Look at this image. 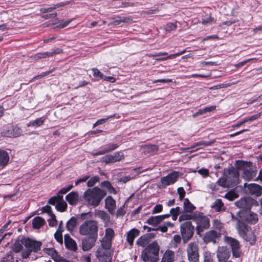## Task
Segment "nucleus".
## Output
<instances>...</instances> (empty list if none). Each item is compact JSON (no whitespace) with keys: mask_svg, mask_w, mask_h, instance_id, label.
Masks as SVG:
<instances>
[{"mask_svg":"<svg viewBox=\"0 0 262 262\" xmlns=\"http://www.w3.org/2000/svg\"><path fill=\"white\" fill-rule=\"evenodd\" d=\"M106 194V190L95 187L92 189H88L84 192L83 198L89 205L96 207L99 205Z\"/></svg>","mask_w":262,"mask_h":262,"instance_id":"f257e3e1","label":"nucleus"},{"mask_svg":"<svg viewBox=\"0 0 262 262\" xmlns=\"http://www.w3.org/2000/svg\"><path fill=\"white\" fill-rule=\"evenodd\" d=\"M79 232L82 235H88L97 239L98 232L97 221L90 220L84 222L79 227Z\"/></svg>","mask_w":262,"mask_h":262,"instance_id":"f03ea898","label":"nucleus"},{"mask_svg":"<svg viewBox=\"0 0 262 262\" xmlns=\"http://www.w3.org/2000/svg\"><path fill=\"white\" fill-rule=\"evenodd\" d=\"M236 168L243 170L242 178L246 181L251 180L256 174V170L254 167L251 166L250 163L244 161H236Z\"/></svg>","mask_w":262,"mask_h":262,"instance_id":"7ed1b4c3","label":"nucleus"},{"mask_svg":"<svg viewBox=\"0 0 262 262\" xmlns=\"http://www.w3.org/2000/svg\"><path fill=\"white\" fill-rule=\"evenodd\" d=\"M239 173L237 170L230 169L228 171V175L226 178L220 179L219 181L220 185L223 187L235 186L238 183Z\"/></svg>","mask_w":262,"mask_h":262,"instance_id":"20e7f679","label":"nucleus"},{"mask_svg":"<svg viewBox=\"0 0 262 262\" xmlns=\"http://www.w3.org/2000/svg\"><path fill=\"white\" fill-rule=\"evenodd\" d=\"M194 222L196 224V233L199 235L210 227V219L206 216L196 214Z\"/></svg>","mask_w":262,"mask_h":262,"instance_id":"39448f33","label":"nucleus"},{"mask_svg":"<svg viewBox=\"0 0 262 262\" xmlns=\"http://www.w3.org/2000/svg\"><path fill=\"white\" fill-rule=\"evenodd\" d=\"M194 226L190 221H186L181 225L180 231L184 243L187 242L194 234Z\"/></svg>","mask_w":262,"mask_h":262,"instance_id":"423d86ee","label":"nucleus"},{"mask_svg":"<svg viewBox=\"0 0 262 262\" xmlns=\"http://www.w3.org/2000/svg\"><path fill=\"white\" fill-rule=\"evenodd\" d=\"M187 259L189 262H199V247L196 243L191 242L187 248Z\"/></svg>","mask_w":262,"mask_h":262,"instance_id":"0eeeda50","label":"nucleus"},{"mask_svg":"<svg viewBox=\"0 0 262 262\" xmlns=\"http://www.w3.org/2000/svg\"><path fill=\"white\" fill-rule=\"evenodd\" d=\"M237 217L250 224L254 225L258 221V217L256 213L252 211L238 212Z\"/></svg>","mask_w":262,"mask_h":262,"instance_id":"6e6552de","label":"nucleus"},{"mask_svg":"<svg viewBox=\"0 0 262 262\" xmlns=\"http://www.w3.org/2000/svg\"><path fill=\"white\" fill-rule=\"evenodd\" d=\"M21 243L30 252H37L40 250L41 243L39 242L32 240L30 238H24Z\"/></svg>","mask_w":262,"mask_h":262,"instance_id":"1a4fd4ad","label":"nucleus"},{"mask_svg":"<svg viewBox=\"0 0 262 262\" xmlns=\"http://www.w3.org/2000/svg\"><path fill=\"white\" fill-rule=\"evenodd\" d=\"M225 241L232 248L233 255L235 257L241 256V252L239 250V243L238 241L231 237H225Z\"/></svg>","mask_w":262,"mask_h":262,"instance_id":"9d476101","label":"nucleus"},{"mask_svg":"<svg viewBox=\"0 0 262 262\" xmlns=\"http://www.w3.org/2000/svg\"><path fill=\"white\" fill-rule=\"evenodd\" d=\"M232 221L236 223V228L237 230L238 233L240 236L244 235L246 232H247L248 230H249L250 228L248 227L245 223L241 221L237 216H235L233 213H231Z\"/></svg>","mask_w":262,"mask_h":262,"instance_id":"9b49d317","label":"nucleus"},{"mask_svg":"<svg viewBox=\"0 0 262 262\" xmlns=\"http://www.w3.org/2000/svg\"><path fill=\"white\" fill-rule=\"evenodd\" d=\"M179 177L178 172L173 171L168 174L166 177L161 178V187H165L166 186L174 183Z\"/></svg>","mask_w":262,"mask_h":262,"instance_id":"f8f14e48","label":"nucleus"},{"mask_svg":"<svg viewBox=\"0 0 262 262\" xmlns=\"http://www.w3.org/2000/svg\"><path fill=\"white\" fill-rule=\"evenodd\" d=\"M124 158L123 154L120 152H116L113 155H107L103 156L101 159V162L108 164L110 163H115L120 161Z\"/></svg>","mask_w":262,"mask_h":262,"instance_id":"ddd939ff","label":"nucleus"},{"mask_svg":"<svg viewBox=\"0 0 262 262\" xmlns=\"http://www.w3.org/2000/svg\"><path fill=\"white\" fill-rule=\"evenodd\" d=\"M254 202L255 200L251 198L245 197L236 202L235 205L238 208L243 209H250Z\"/></svg>","mask_w":262,"mask_h":262,"instance_id":"4468645a","label":"nucleus"},{"mask_svg":"<svg viewBox=\"0 0 262 262\" xmlns=\"http://www.w3.org/2000/svg\"><path fill=\"white\" fill-rule=\"evenodd\" d=\"M96 256L100 262H112L111 253L108 250L99 249L96 252Z\"/></svg>","mask_w":262,"mask_h":262,"instance_id":"2eb2a0df","label":"nucleus"},{"mask_svg":"<svg viewBox=\"0 0 262 262\" xmlns=\"http://www.w3.org/2000/svg\"><path fill=\"white\" fill-rule=\"evenodd\" d=\"M217 257L219 262H226L230 256V251L226 247H220L217 250Z\"/></svg>","mask_w":262,"mask_h":262,"instance_id":"dca6fc26","label":"nucleus"},{"mask_svg":"<svg viewBox=\"0 0 262 262\" xmlns=\"http://www.w3.org/2000/svg\"><path fill=\"white\" fill-rule=\"evenodd\" d=\"M245 188L247 187L249 192L256 196H259L262 194V187L258 184L251 183L248 184L245 183L244 184Z\"/></svg>","mask_w":262,"mask_h":262,"instance_id":"f3484780","label":"nucleus"},{"mask_svg":"<svg viewBox=\"0 0 262 262\" xmlns=\"http://www.w3.org/2000/svg\"><path fill=\"white\" fill-rule=\"evenodd\" d=\"M220 237V233L214 230H210L205 233L203 237V239L204 242L205 243L212 242L215 244L216 243V239H218Z\"/></svg>","mask_w":262,"mask_h":262,"instance_id":"a211bd4d","label":"nucleus"},{"mask_svg":"<svg viewBox=\"0 0 262 262\" xmlns=\"http://www.w3.org/2000/svg\"><path fill=\"white\" fill-rule=\"evenodd\" d=\"M94 215L95 217L100 219L104 224V226L108 225L110 222V216L105 211L96 209L94 212Z\"/></svg>","mask_w":262,"mask_h":262,"instance_id":"6ab92c4d","label":"nucleus"},{"mask_svg":"<svg viewBox=\"0 0 262 262\" xmlns=\"http://www.w3.org/2000/svg\"><path fill=\"white\" fill-rule=\"evenodd\" d=\"M170 215V214H166L161 215L151 216L148 219L146 223L152 226H157L164 220L168 218Z\"/></svg>","mask_w":262,"mask_h":262,"instance_id":"aec40b11","label":"nucleus"},{"mask_svg":"<svg viewBox=\"0 0 262 262\" xmlns=\"http://www.w3.org/2000/svg\"><path fill=\"white\" fill-rule=\"evenodd\" d=\"M105 207L110 213H114L116 208V201L111 196H107L105 199Z\"/></svg>","mask_w":262,"mask_h":262,"instance_id":"412c9836","label":"nucleus"},{"mask_svg":"<svg viewBox=\"0 0 262 262\" xmlns=\"http://www.w3.org/2000/svg\"><path fill=\"white\" fill-rule=\"evenodd\" d=\"M62 52V50L61 49L57 48L50 52H46L44 53H38L34 55V58L35 59H40L42 58L53 56L54 55L60 54Z\"/></svg>","mask_w":262,"mask_h":262,"instance_id":"4be33fe9","label":"nucleus"},{"mask_svg":"<svg viewBox=\"0 0 262 262\" xmlns=\"http://www.w3.org/2000/svg\"><path fill=\"white\" fill-rule=\"evenodd\" d=\"M96 239L91 236L82 239L81 245L82 250L86 251L91 249L94 246Z\"/></svg>","mask_w":262,"mask_h":262,"instance_id":"5701e85b","label":"nucleus"},{"mask_svg":"<svg viewBox=\"0 0 262 262\" xmlns=\"http://www.w3.org/2000/svg\"><path fill=\"white\" fill-rule=\"evenodd\" d=\"M64 244L66 248L70 250L76 251L77 250V246L76 242L68 234L64 235Z\"/></svg>","mask_w":262,"mask_h":262,"instance_id":"b1692460","label":"nucleus"},{"mask_svg":"<svg viewBox=\"0 0 262 262\" xmlns=\"http://www.w3.org/2000/svg\"><path fill=\"white\" fill-rule=\"evenodd\" d=\"M141 258L145 262H157L159 259L158 256L145 250L142 252Z\"/></svg>","mask_w":262,"mask_h":262,"instance_id":"393cba45","label":"nucleus"},{"mask_svg":"<svg viewBox=\"0 0 262 262\" xmlns=\"http://www.w3.org/2000/svg\"><path fill=\"white\" fill-rule=\"evenodd\" d=\"M78 193L76 191H72L66 196V200L71 205H76L78 201Z\"/></svg>","mask_w":262,"mask_h":262,"instance_id":"a878e982","label":"nucleus"},{"mask_svg":"<svg viewBox=\"0 0 262 262\" xmlns=\"http://www.w3.org/2000/svg\"><path fill=\"white\" fill-rule=\"evenodd\" d=\"M139 234V231L136 229H133L127 233L126 240L130 245H133L135 238L138 236Z\"/></svg>","mask_w":262,"mask_h":262,"instance_id":"bb28decb","label":"nucleus"},{"mask_svg":"<svg viewBox=\"0 0 262 262\" xmlns=\"http://www.w3.org/2000/svg\"><path fill=\"white\" fill-rule=\"evenodd\" d=\"M132 22V18L131 17H121L117 16L114 20L111 23L112 25L114 26H117L120 25L121 23H126L129 24Z\"/></svg>","mask_w":262,"mask_h":262,"instance_id":"cd10ccee","label":"nucleus"},{"mask_svg":"<svg viewBox=\"0 0 262 262\" xmlns=\"http://www.w3.org/2000/svg\"><path fill=\"white\" fill-rule=\"evenodd\" d=\"M174 252L170 250H167L164 253L161 262H173Z\"/></svg>","mask_w":262,"mask_h":262,"instance_id":"c85d7f7f","label":"nucleus"},{"mask_svg":"<svg viewBox=\"0 0 262 262\" xmlns=\"http://www.w3.org/2000/svg\"><path fill=\"white\" fill-rule=\"evenodd\" d=\"M21 130L18 127H15L12 130H8L6 132H2V135L8 137H15L21 134Z\"/></svg>","mask_w":262,"mask_h":262,"instance_id":"c756f323","label":"nucleus"},{"mask_svg":"<svg viewBox=\"0 0 262 262\" xmlns=\"http://www.w3.org/2000/svg\"><path fill=\"white\" fill-rule=\"evenodd\" d=\"M45 223V220L40 216H36L32 220L33 228L35 229L40 228Z\"/></svg>","mask_w":262,"mask_h":262,"instance_id":"7c9ffc66","label":"nucleus"},{"mask_svg":"<svg viewBox=\"0 0 262 262\" xmlns=\"http://www.w3.org/2000/svg\"><path fill=\"white\" fill-rule=\"evenodd\" d=\"M159 246L156 242H153L149 244L148 248L145 250L148 251L159 257Z\"/></svg>","mask_w":262,"mask_h":262,"instance_id":"2f4dec72","label":"nucleus"},{"mask_svg":"<svg viewBox=\"0 0 262 262\" xmlns=\"http://www.w3.org/2000/svg\"><path fill=\"white\" fill-rule=\"evenodd\" d=\"M211 208L217 212L222 211L225 210L224 204L221 199H216L212 203Z\"/></svg>","mask_w":262,"mask_h":262,"instance_id":"473e14b6","label":"nucleus"},{"mask_svg":"<svg viewBox=\"0 0 262 262\" xmlns=\"http://www.w3.org/2000/svg\"><path fill=\"white\" fill-rule=\"evenodd\" d=\"M241 237L245 241L249 242L251 244L254 243L255 240V236L251 228L248 230L247 232H246L244 235H242Z\"/></svg>","mask_w":262,"mask_h":262,"instance_id":"72a5a7b5","label":"nucleus"},{"mask_svg":"<svg viewBox=\"0 0 262 262\" xmlns=\"http://www.w3.org/2000/svg\"><path fill=\"white\" fill-rule=\"evenodd\" d=\"M9 160L8 154L4 150H0V166H6Z\"/></svg>","mask_w":262,"mask_h":262,"instance_id":"f704fd0d","label":"nucleus"},{"mask_svg":"<svg viewBox=\"0 0 262 262\" xmlns=\"http://www.w3.org/2000/svg\"><path fill=\"white\" fill-rule=\"evenodd\" d=\"M77 224V218L73 216L67 223V228L69 231L72 232L76 227Z\"/></svg>","mask_w":262,"mask_h":262,"instance_id":"c9c22d12","label":"nucleus"},{"mask_svg":"<svg viewBox=\"0 0 262 262\" xmlns=\"http://www.w3.org/2000/svg\"><path fill=\"white\" fill-rule=\"evenodd\" d=\"M67 203L63 200V196L61 195L59 201L56 205V209L59 211L63 212L67 209Z\"/></svg>","mask_w":262,"mask_h":262,"instance_id":"e433bc0d","label":"nucleus"},{"mask_svg":"<svg viewBox=\"0 0 262 262\" xmlns=\"http://www.w3.org/2000/svg\"><path fill=\"white\" fill-rule=\"evenodd\" d=\"M148 236V235H146V234L141 236L136 241L137 244L138 246L143 247L146 246L150 242V240L149 239Z\"/></svg>","mask_w":262,"mask_h":262,"instance_id":"4c0bfd02","label":"nucleus"},{"mask_svg":"<svg viewBox=\"0 0 262 262\" xmlns=\"http://www.w3.org/2000/svg\"><path fill=\"white\" fill-rule=\"evenodd\" d=\"M184 209L187 212H191L195 209V207L189 202L188 199H185L184 200Z\"/></svg>","mask_w":262,"mask_h":262,"instance_id":"58836bf2","label":"nucleus"},{"mask_svg":"<svg viewBox=\"0 0 262 262\" xmlns=\"http://www.w3.org/2000/svg\"><path fill=\"white\" fill-rule=\"evenodd\" d=\"M112 239L103 237L101 241L102 248L101 249L105 250H108L112 246Z\"/></svg>","mask_w":262,"mask_h":262,"instance_id":"ea45409f","label":"nucleus"},{"mask_svg":"<svg viewBox=\"0 0 262 262\" xmlns=\"http://www.w3.org/2000/svg\"><path fill=\"white\" fill-rule=\"evenodd\" d=\"M45 120V118L44 117H41L40 118H37L36 120L30 122L28 124V126H32L34 127H38L41 125Z\"/></svg>","mask_w":262,"mask_h":262,"instance_id":"a19ab883","label":"nucleus"},{"mask_svg":"<svg viewBox=\"0 0 262 262\" xmlns=\"http://www.w3.org/2000/svg\"><path fill=\"white\" fill-rule=\"evenodd\" d=\"M214 142V140H210L208 141H200L195 143L192 147H195L200 146H203V147H207L212 145Z\"/></svg>","mask_w":262,"mask_h":262,"instance_id":"79ce46f5","label":"nucleus"},{"mask_svg":"<svg viewBox=\"0 0 262 262\" xmlns=\"http://www.w3.org/2000/svg\"><path fill=\"white\" fill-rule=\"evenodd\" d=\"M196 214H191L187 213L181 214L179 218L180 222H182L188 220H192L194 221Z\"/></svg>","mask_w":262,"mask_h":262,"instance_id":"37998d69","label":"nucleus"},{"mask_svg":"<svg viewBox=\"0 0 262 262\" xmlns=\"http://www.w3.org/2000/svg\"><path fill=\"white\" fill-rule=\"evenodd\" d=\"M216 108V106L215 105H212L209 107H206L203 109H200L198 111V112H196L194 115H200L201 114H204L208 112H211Z\"/></svg>","mask_w":262,"mask_h":262,"instance_id":"c03bdc74","label":"nucleus"},{"mask_svg":"<svg viewBox=\"0 0 262 262\" xmlns=\"http://www.w3.org/2000/svg\"><path fill=\"white\" fill-rule=\"evenodd\" d=\"M115 235V232L114 230L111 228H107L105 230V235L104 237L112 239L113 238Z\"/></svg>","mask_w":262,"mask_h":262,"instance_id":"a18cd8bd","label":"nucleus"},{"mask_svg":"<svg viewBox=\"0 0 262 262\" xmlns=\"http://www.w3.org/2000/svg\"><path fill=\"white\" fill-rule=\"evenodd\" d=\"M45 252L49 255H50L54 259L58 256L57 252L56 251L54 248H47L45 250Z\"/></svg>","mask_w":262,"mask_h":262,"instance_id":"49530a36","label":"nucleus"},{"mask_svg":"<svg viewBox=\"0 0 262 262\" xmlns=\"http://www.w3.org/2000/svg\"><path fill=\"white\" fill-rule=\"evenodd\" d=\"M212 226L213 228L221 230L223 227V224L220 220L214 219L212 221Z\"/></svg>","mask_w":262,"mask_h":262,"instance_id":"de8ad7c7","label":"nucleus"},{"mask_svg":"<svg viewBox=\"0 0 262 262\" xmlns=\"http://www.w3.org/2000/svg\"><path fill=\"white\" fill-rule=\"evenodd\" d=\"M185 50L183 51L182 52H180V53H176V54H171L169 56H168L167 57H161V58H157L156 59V60L157 61H163V60H165L167 59H171V58H174L176 56H179L180 55H181L182 54L184 53L185 52Z\"/></svg>","mask_w":262,"mask_h":262,"instance_id":"09e8293b","label":"nucleus"},{"mask_svg":"<svg viewBox=\"0 0 262 262\" xmlns=\"http://www.w3.org/2000/svg\"><path fill=\"white\" fill-rule=\"evenodd\" d=\"M92 71H93V75L95 77L99 79H103L104 75L98 69L93 68Z\"/></svg>","mask_w":262,"mask_h":262,"instance_id":"8fccbe9b","label":"nucleus"},{"mask_svg":"<svg viewBox=\"0 0 262 262\" xmlns=\"http://www.w3.org/2000/svg\"><path fill=\"white\" fill-rule=\"evenodd\" d=\"M237 194L235 192L232 191H229L225 194V198L230 201L233 200L234 199L237 198Z\"/></svg>","mask_w":262,"mask_h":262,"instance_id":"3c124183","label":"nucleus"},{"mask_svg":"<svg viewBox=\"0 0 262 262\" xmlns=\"http://www.w3.org/2000/svg\"><path fill=\"white\" fill-rule=\"evenodd\" d=\"M177 26L174 23H169L165 26L166 31L170 32L176 29Z\"/></svg>","mask_w":262,"mask_h":262,"instance_id":"603ef678","label":"nucleus"},{"mask_svg":"<svg viewBox=\"0 0 262 262\" xmlns=\"http://www.w3.org/2000/svg\"><path fill=\"white\" fill-rule=\"evenodd\" d=\"M202 23L203 25H207L208 24H212L215 23L214 18L209 16L206 18L202 19Z\"/></svg>","mask_w":262,"mask_h":262,"instance_id":"864d4df0","label":"nucleus"},{"mask_svg":"<svg viewBox=\"0 0 262 262\" xmlns=\"http://www.w3.org/2000/svg\"><path fill=\"white\" fill-rule=\"evenodd\" d=\"M99 178L98 176H95L88 181L87 185L89 187H92L99 181Z\"/></svg>","mask_w":262,"mask_h":262,"instance_id":"5fc2aeb1","label":"nucleus"},{"mask_svg":"<svg viewBox=\"0 0 262 262\" xmlns=\"http://www.w3.org/2000/svg\"><path fill=\"white\" fill-rule=\"evenodd\" d=\"M54 237L56 240L59 243L62 244L63 239H62V232L59 231H56V232L54 234Z\"/></svg>","mask_w":262,"mask_h":262,"instance_id":"6e6d98bb","label":"nucleus"},{"mask_svg":"<svg viewBox=\"0 0 262 262\" xmlns=\"http://www.w3.org/2000/svg\"><path fill=\"white\" fill-rule=\"evenodd\" d=\"M50 216L51 219L48 220L49 226L52 227L56 226L57 224V221L56 220V216L54 214H52Z\"/></svg>","mask_w":262,"mask_h":262,"instance_id":"4d7b16f0","label":"nucleus"},{"mask_svg":"<svg viewBox=\"0 0 262 262\" xmlns=\"http://www.w3.org/2000/svg\"><path fill=\"white\" fill-rule=\"evenodd\" d=\"M23 247L22 245L19 243H15L13 247V250L15 253H18L23 249Z\"/></svg>","mask_w":262,"mask_h":262,"instance_id":"13d9d810","label":"nucleus"},{"mask_svg":"<svg viewBox=\"0 0 262 262\" xmlns=\"http://www.w3.org/2000/svg\"><path fill=\"white\" fill-rule=\"evenodd\" d=\"M61 195H58L57 196H53L49 199V203L52 205H56L58 201L60 200Z\"/></svg>","mask_w":262,"mask_h":262,"instance_id":"bf43d9fd","label":"nucleus"},{"mask_svg":"<svg viewBox=\"0 0 262 262\" xmlns=\"http://www.w3.org/2000/svg\"><path fill=\"white\" fill-rule=\"evenodd\" d=\"M163 206L161 204L156 205L154 207L152 211V214H156L158 213H160L162 211Z\"/></svg>","mask_w":262,"mask_h":262,"instance_id":"052dcab7","label":"nucleus"},{"mask_svg":"<svg viewBox=\"0 0 262 262\" xmlns=\"http://www.w3.org/2000/svg\"><path fill=\"white\" fill-rule=\"evenodd\" d=\"M180 212V207H177L176 208H171L170 213L172 215L173 217H176L179 214Z\"/></svg>","mask_w":262,"mask_h":262,"instance_id":"680f3d73","label":"nucleus"},{"mask_svg":"<svg viewBox=\"0 0 262 262\" xmlns=\"http://www.w3.org/2000/svg\"><path fill=\"white\" fill-rule=\"evenodd\" d=\"M231 84H230V83H228V84H218V85H214V86H212L210 88V89H211V90H216V89H219L227 88V87L231 86Z\"/></svg>","mask_w":262,"mask_h":262,"instance_id":"e2e57ef3","label":"nucleus"},{"mask_svg":"<svg viewBox=\"0 0 262 262\" xmlns=\"http://www.w3.org/2000/svg\"><path fill=\"white\" fill-rule=\"evenodd\" d=\"M73 187V185H70L67 187H64L60 189L58 192V194H66Z\"/></svg>","mask_w":262,"mask_h":262,"instance_id":"0e129e2a","label":"nucleus"},{"mask_svg":"<svg viewBox=\"0 0 262 262\" xmlns=\"http://www.w3.org/2000/svg\"><path fill=\"white\" fill-rule=\"evenodd\" d=\"M178 193L179 195V198L182 200L185 196V191L183 187H179L178 188Z\"/></svg>","mask_w":262,"mask_h":262,"instance_id":"69168bd1","label":"nucleus"},{"mask_svg":"<svg viewBox=\"0 0 262 262\" xmlns=\"http://www.w3.org/2000/svg\"><path fill=\"white\" fill-rule=\"evenodd\" d=\"M118 147V145L116 144H112L109 145L107 147H105L106 150H107V152H111L115 149H116Z\"/></svg>","mask_w":262,"mask_h":262,"instance_id":"338daca9","label":"nucleus"},{"mask_svg":"<svg viewBox=\"0 0 262 262\" xmlns=\"http://www.w3.org/2000/svg\"><path fill=\"white\" fill-rule=\"evenodd\" d=\"M41 210L43 212L48 213L50 216L53 214L51 210V207L48 205L43 207Z\"/></svg>","mask_w":262,"mask_h":262,"instance_id":"774afa93","label":"nucleus"}]
</instances>
